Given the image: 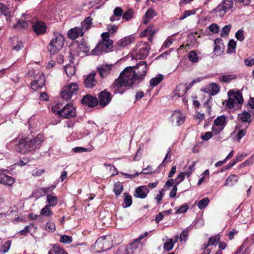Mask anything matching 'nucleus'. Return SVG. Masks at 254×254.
<instances>
[{
    "label": "nucleus",
    "mask_w": 254,
    "mask_h": 254,
    "mask_svg": "<svg viewBox=\"0 0 254 254\" xmlns=\"http://www.w3.org/2000/svg\"><path fill=\"white\" fill-rule=\"evenodd\" d=\"M44 140L43 135L38 134L36 137L30 139L28 137L22 138L18 140L17 138L12 140L9 144H17L15 150L17 152L22 154L28 152L33 153L39 149Z\"/></svg>",
    "instance_id": "1"
},
{
    "label": "nucleus",
    "mask_w": 254,
    "mask_h": 254,
    "mask_svg": "<svg viewBox=\"0 0 254 254\" xmlns=\"http://www.w3.org/2000/svg\"><path fill=\"white\" fill-rule=\"evenodd\" d=\"M131 76L132 75L127 73L124 69L111 86V91L114 94H123L126 91V87L131 86L134 83Z\"/></svg>",
    "instance_id": "2"
},
{
    "label": "nucleus",
    "mask_w": 254,
    "mask_h": 254,
    "mask_svg": "<svg viewBox=\"0 0 254 254\" xmlns=\"http://www.w3.org/2000/svg\"><path fill=\"white\" fill-rule=\"evenodd\" d=\"M101 36L102 40L92 51L93 55H98L103 53H108L111 51L113 47V41L110 39L109 32H104Z\"/></svg>",
    "instance_id": "3"
},
{
    "label": "nucleus",
    "mask_w": 254,
    "mask_h": 254,
    "mask_svg": "<svg viewBox=\"0 0 254 254\" xmlns=\"http://www.w3.org/2000/svg\"><path fill=\"white\" fill-rule=\"evenodd\" d=\"M147 64L145 62L142 61L137 64L135 66H128L125 70L127 73L132 75L134 83L136 80H142L146 73Z\"/></svg>",
    "instance_id": "4"
},
{
    "label": "nucleus",
    "mask_w": 254,
    "mask_h": 254,
    "mask_svg": "<svg viewBox=\"0 0 254 254\" xmlns=\"http://www.w3.org/2000/svg\"><path fill=\"white\" fill-rule=\"evenodd\" d=\"M64 42V39L61 33L55 34L54 38L47 46V49L50 53L51 58L55 59L54 56L57 54L63 48Z\"/></svg>",
    "instance_id": "5"
},
{
    "label": "nucleus",
    "mask_w": 254,
    "mask_h": 254,
    "mask_svg": "<svg viewBox=\"0 0 254 254\" xmlns=\"http://www.w3.org/2000/svg\"><path fill=\"white\" fill-rule=\"evenodd\" d=\"M111 236H102L98 238L94 244L97 253L103 252L110 250L113 247Z\"/></svg>",
    "instance_id": "6"
},
{
    "label": "nucleus",
    "mask_w": 254,
    "mask_h": 254,
    "mask_svg": "<svg viewBox=\"0 0 254 254\" xmlns=\"http://www.w3.org/2000/svg\"><path fill=\"white\" fill-rule=\"evenodd\" d=\"M233 0H223L220 4L212 10V12L217 16L222 18L228 11H233Z\"/></svg>",
    "instance_id": "7"
},
{
    "label": "nucleus",
    "mask_w": 254,
    "mask_h": 254,
    "mask_svg": "<svg viewBox=\"0 0 254 254\" xmlns=\"http://www.w3.org/2000/svg\"><path fill=\"white\" fill-rule=\"evenodd\" d=\"M78 89L77 83H70L63 87L61 92V96L63 99L68 101L71 100L73 96L76 95Z\"/></svg>",
    "instance_id": "8"
},
{
    "label": "nucleus",
    "mask_w": 254,
    "mask_h": 254,
    "mask_svg": "<svg viewBox=\"0 0 254 254\" xmlns=\"http://www.w3.org/2000/svg\"><path fill=\"white\" fill-rule=\"evenodd\" d=\"M57 114L64 119H70L76 116V108L71 103L66 104L61 109L57 111Z\"/></svg>",
    "instance_id": "9"
},
{
    "label": "nucleus",
    "mask_w": 254,
    "mask_h": 254,
    "mask_svg": "<svg viewBox=\"0 0 254 254\" xmlns=\"http://www.w3.org/2000/svg\"><path fill=\"white\" fill-rule=\"evenodd\" d=\"M186 116L179 111H175L171 117V121L172 124L175 126H179L182 125L185 120Z\"/></svg>",
    "instance_id": "10"
},
{
    "label": "nucleus",
    "mask_w": 254,
    "mask_h": 254,
    "mask_svg": "<svg viewBox=\"0 0 254 254\" xmlns=\"http://www.w3.org/2000/svg\"><path fill=\"white\" fill-rule=\"evenodd\" d=\"M95 72H92L83 76V82L86 88L92 89L96 85L97 81L95 78Z\"/></svg>",
    "instance_id": "11"
},
{
    "label": "nucleus",
    "mask_w": 254,
    "mask_h": 254,
    "mask_svg": "<svg viewBox=\"0 0 254 254\" xmlns=\"http://www.w3.org/2000/svg\"><path fill=\"white\" fill-rule=\"evenodd\" d=\"M81 103L89 107H94L98 105V100L96 97L87 94L82 98Z\"/></svg>",
    "instance_id": "12"
},
{
    "label": "nucleus",
    "mask_w": 254,
    "mask_h": 254,
    "mask_svg": "<svg viewBox=\"0 0 254 254\" xmlns=\"http://www.w3.org/2000/svg\"><path fill=\"white\" fill-rule=\"evenodd\" d=\"M83 34V28L82 27H75L71 28L67 32L68 38L72 40L76 39L79 36H82Z\"/></svg>",
    "instance_id": "13"
},
{
    "label": "nucleus",
    "mask_w": 254,
    "mask_h": 254,
    "mask_svg": "<svg viewBox=\"0 0 254 254\" xmlns=\"http://www.w3.org/2000/svg\"><path fill=\"white\" fill-rule=\"evenodd\" d=\"M111 100V94L106 90L101 92L99 96V102L102 107H105Z\"/></svg>",
    "instance_id": "14"
},
{
    "label": "nucleus",
    "mask_w": 254,
    "mask_h": 254,
    "mask_svg": "<svg viewBox=\"0 0 254 254\" xmlns=\"http://www.w3.org/2000/svg\"><path fill=\"white\" fill-rule=\"evenodd\" d=\"M47 26L42 21L36 20L33 23V29L35 33L39 35H42L46 32Z\"/></svg>",
    "instance_id": "15"
},
{
    "label": "nucleus",
    "mask_w": 254,
    "mask_h": 254,
    "mask_svg": "<svg viewBox=\"0 0 254 254\" xmlns=\"http://www.w3.org/2000/svg\"><path fill=\"white\" fill-rule=\"evenodd\" d=\"M149 192V189L147 186H142L136 188L134 193V196L141 199L145 198Z\"/></svg>",
    "instance_id": "16"
},
{
    "label": "nucleus",
    "mask_w": 254,
    "mask_h": 254,
    "mask_svg": "<svg viewBox=\"0 0 254 254\" xmlns=\"http://www.w3.org/2000/svg\"><path fill=\"white\" fill-rule=\"evenodd\" d=\"M113 64H103L97 67V71L101 78L107 77L111 72Z\"/></svg>",
    "instance_id": "17"
},
{
    "label": "nucleus",
    "mask_w": 254,
    "mask_h": 254,
    "mask_svg": "<svg viewBox=\"0 0 254 254\" xmlns=\"http://www.w3.org/2000/svg\"><path fill=\"white\" fill-rule=\"evenodd\" d=\"M45 79L44 75L42 74L39 76L38 78L31 82V86L33 90L36 91L45 85Z\"/></svg>",
    "instance_id": "18"
},
{
    "label": "nucleus",
    "mask_w": 254,
    "mask_h": 254,
    "mask_svg": "<svg viewBox=\"0 0 254 254\" xmlns=\"http://www.w3.org/2000/svg\"><path fill=\"white\" fill-rule=\"evenodd\" d=\"M144 46L141 48L139 51L135 54L136 58L143 59H145L148 56L150 48L148 45L146 43H144Z\"/></svg>",
    "instance_id": "19"
},
{
    "label": "nucleus",
    "mask_w": 254,
    "mask_h": 254,
    "mask_svg": "<svg viewBox=\"0 0 254 254\" xmlns=\"http://www.w3.org/2000/svg\"><path fill=\"white\" fill-rule=\"evenodd\" d=\"M215 47L214 48L213 52L216 56H219L223 52L224 49V45L223 44V40L220 38H217L214 41Z\"/></svg>",
    "instance_id": "20"
},
{
    "label": "nucleus",
    "mask_w": 254,
    "mask_h": 254,
    "mask_svg": "<svg viewBox=\"0 0 254 254\" xmlns=\"http://www.w3.org/2000/svg\"><path fill=\"white\" fill-rule=\"evenodd\" d=\"M14 182V179L3 173H0V184L10 186Z\"/></svg>",
    "instance_id": "21"
},
{
    "label": "nucleus",
    "mask_w": 254,
    "mask_h": 254,
    "mask_svg": "<svg viewBox=\"0 0 254 254\" xmlns=\"http://www.w3.org/2000/svg\"><path fill=\"white\" fill-rule=\"evenodd\" d=\"M228 96L229 97L232 96L239 104H242L243 103L244 100L242 94L239 90L235 92L233 90H230L228 92Z\"/></svg>",
    "instance_id": "22"
},
{
    "label": "nucleus",
    "mask_w": 254,
    "mask_h": 254,
    "mask_svg": "<svg viewBox=\"0 0 254 254\" xmlns=\"http://www.w3.org/2000/svg\"><path fill=\"white\" fill-rule=\"evenodd\" d=\"M134 39V37L132 36H127L118 41L117 44L119 47L124 48L132 43Z\"/></svg>",
    "instance_id": "23"
},
{
    "label": "nucleus",
    "mask_w": 254,
    "mask_h": 254,
    "mask_svg": "<svg viewBox=\"0 0 254 254\" xmlns=\"http://www.w3.org/2000/svg\"><path fill=\"white\" fill-rule=\"evenodd\" d=\"M188 90L186 85L180 84L177 86L175 89V95L178 97H182L187 92Z\"/></svg>",
    "instance_id": "24"
},
{
    "label": "nucleus",
    "mask_w": 254,
    "mask_h": 254,
    "mask_svg": "<svg viewBox=\"0 0 254 254\" xmlns=\"http://www.w3.org/2000/svg\"><path fill=\"white\" fill-rule=\"evenodd\" d=\"M164 78V75L161 74H158L157 75L151 78L150 80V86L154 87L158 85Z\"/></svg>",
    "instance_id": "25"
},
{
    "label": "nucleus",
    "mask_w": 254,
    "mask_h": 254,
    "mask_svg": "<svg viewBox=\"0 0 254 254\" xmlns=\"http://www.w3.org/2000/svg\"><path fill=\"white\" fill-rule=\"evenodd\" d=\"M226 119L227 117L226 116L222 115L219 116L215 120L213 124L215 125V126L222 127L224 128L227 124Z\"/></svg>",
    "instance_id": "26"
},
{
    "label": "nucleus",
    "mask_w": 254,
    "mask_h": 254,
    "mask_svg": "<svg viewBox=\"0 0 254 254\" xmlns=\"http://www.w3.org/2000/svg\"><path fill=\"white\" fill-rule=\"evenodd\" d=\"M238 177L236 175L229 176L225 181V186H233L238 182Z\"/></svg>",
    "instance_id": "27"
},
{
    "label": "nucleus",
    "mask_w": 254,
    "mask_h": 254,
    "mask_svg": "<svg viewBox=\"0 0 254 254\" xmlns=\"http://www.w3.org/2000/svg\"><path fill=\"white\" fill-rule=\"evenodd\" d=\"M79 51L85 53H88L89 48L88 47L85 41L82 39L80 42H77Z\"/></svg>",
    "instance_id": "28"
},
{
    "label": "nucleus",
    "mask_w": 254,
    "mask_h": 254,
    "mask_svg": "<svg viewBox=\"0 0 254 254\" xmlns=\"http://www.w3.org/2000/svg\"><path fill=\"white\" fill-rule=\"evenodd\" d=\"M64 69L68 77L72 76L75 73V68L73 65L67 64L64 67Z\"/></svg>",
    "instance_id": "29"
},
{
    "label": "nucleus",
    "mask_w": 254,
    "mask_h": 254,
    "mask_svg": "<svg viewBox=\"0 0 254 254\" xmlns=\"http://www.w3.org/2000/svg\"><path fill=\"white\" fill-rule=\"evenodd\" d=\"M0 13L1 14L4 15L7 20H9V18L10 17V12H9L8 8L2 3H0Z\"/></svg>",
    "instance_id": "30"
},
{
    "label": "nucleus",
    "mask_w": 254,
    "mask_h": 254,
    "mask_svg": "<svg viewBox=\"0 0 254 254\" xmlns=\"http://www.w3.org/2000/svg\"><path fill=\"white\" fill-rule=\"evenodd\" d=\"M236 78V76L234 74L225 75L220 76L218 77V79L220 81L224 83H229L231 80L235 79Z\"/></svg>",
    "instance_id": "31"
},
{
    "label": "nucleus",
    "mask_w": 254,
    "mask_h": 254,
    "mask_svg": "<svg viewBox=\"0 0 254 254\" xmlns=\"http://www.w3.org/2000/svg\"><path fill=\"white\" fill-rule=\"evenodd\" d=\"M53 251L55 254H68L59 244L53 245Z\"/></svg>",
    "instance_id": "32"
},
{
    "label": "nucleus",
    "mask_w": 254,
    "mask_h": 254,
    "mask_svg": "<svg viewBox=\"0 0 254 254\" xmlns=\"http://www.w3.org/2000/svg\"><path fill=\"white\" fill-rule=\"evenodd\" d=\"M220 87L217 84L213 83L210 84V89L209 90L210 95H215L218 93Z\"/></svg>",
    "instance_id": "33"
},
{
    "label": "nucleus",
    "mask_w": 254,
    "mask_h": 254,
    "mask_svg": "<svg viewBox=\"0 0 254 254\" xmlns=\"http://www.w3.org/2000/svg\"><path fill=\"white\" fill-rule=\"evenodd\" d=\"M239 119L244 123L251 122V115L247 112H244L239 115Z\"/></svg>",
    "instance_id": "34"
},
{
    "label": "nucleus",
    "mask_w": 254,
    "mask_h": 254,
    "mask_svg": "<svg viewBox=\"0 0 254 254\" xmlns=\"http://www.w3.org/2000/svg\"><path fill=\"white\" fill-rule=\"evenodd\" d=\"M47 200L50 206H55L58 202L57 197L51 194H47Z\"/></svg>",
    "instance_id": "35"
},
{
    "label": "nucleus",
    "mask_w": 254,
    "mask_h": 254,
    "mask_svg": "<svg viewBox=\"0 0 254 254\" xmlns=\"http://www.w3.org/2000/svg\"><path fill=\"white\" fill-rule=\"evenodd\" d=\"M123 190V185L120 182H117L115 184L114 192L116 195H119L122 193Z\"/></svg>",
    "instance_id": "36"
},
{
    "label": "nucleus",
    "mask_w": 254,
    "mask_h": 254,
    "mask_svg": "<svg viewBox=\"0 0 254 254\" xmlns=\"http://www.w3.org/2000/svg\"><path fill=\"white\" fill-rule=\"evenodd\" d=\"M152 28L153 26H148L145 30L140 33V36L141 37H144L148 35L152 36L155 33L154 31H152Z\"/></svg>",
    "instance_id": "37"
},
{
    "label": "nucleus",
    "mask_w": 254,
    "mask_h": 254,
    "mask_svg": "<svg viewBox=\"0 0 254 254\" xmlns=\"http://www.w3.org/2000/svg\"><path fill=\"white\" fill-rule=\"evenodd\" d=\"M124 202L126 204L125 207H129L132 202V197L130 195L128 194L127 192L124 193Z\"/></svg>",
    "instance_id": "38"
},
{
    "label": "nucleus",
    "mask_w": 254,
    "mask_h": 254,
    "mask_svg": "<svg viewBox=\"0 0 254 254\" xmlns=\"http://www.w3.org/2000/svg\"><path fill=\"white\" fill-rule=\"evenodd\" d=\"M209 199L206 197L199 201L197 203V206L200 209L205 208L209 204Z\"/></svg>",
    "instance_id": "39"
},
{
    "label": "nucleus",
    "mask_w": 254,
    "mask_h": 254,
    "mask_svg": "<svg viewBox=\"0 0 254 254\" xmlns=\"http://www.w3.org/2000/svg\"><path fill=\"white\" fill-rule=\"evenodd\" d=\"M219 241V238L217 236L210 237L209 239L208 243L206 245L204 244L203 249H206L209 245H215Z\"/></svg>",
    "instance_id": "40"
},
{
    "label": "nucleus",
    "mask_w": 254,
    "mask_h": 254,
    "mask_svg": "<svg viewBox=\"0 0 254 254\" xmlns=\"http://www.w3.org/2000/svg\"><path fill=\"white\" fill-rule=\"evenodd\" d=\"M174 240L172 239H169L164 244V249L167 251H171L174 247Z\"/></svg>",
    "instance_id": "41"
},
{
    "label": "nucleus",
    "mask_w": 254,
    "mask_h": 254,
    "mask_svg": "<svg viewBox=\"0 0 254 254\" xmlns=\"http://www.w3.org/2000/svg\"><path fill=\"white\" fill-rule=\"evenodd\" d=\"M72 241V238L66 235H62L60 240V242L65 244H69Z\"/></svg>",
    "instance_id": "42"
},
{
    "label": "nucleus",
    "mask_w": 254,
    "mask_h": 254,
    "mask_svg": "<svg viewBox=\"0 0 254 254\" xmlns=\"http://www.w3.org/2000/svg\"><path fill=\"white\" fill-rule=\"evenodd\" d=\"M28 26V23L24 20H18L17 23L14 25V28L17 29L26 28Z\"/></svg>",
    "instance_id": "43"
},
{
    "label": "nucleus",
    "mask_w": 254,
    "mask_h": 254,
    "mask_svg": "<svg viewBox=\"0 0 254 254\" xmlns=\"http://www.w3.org/2000/svg\"><path fill=\"white\" fill-rule=\"evenodd\" d=\"M40 214L42 215H45L46 216H51L52 212L50 210V205H46L44 208L42 209L40 212Z\"/></svg>",
    "instance_id": "44"
},
{
    "label": "nucleus",
    "mask_w": 254,
    "mask_h": 254,
    "mask_svg": "<svg viewBox=\"0 0 254 254\" xmlns=\"http://www.w3.org/2000/svg\"><path fill=\"white\" fill-rule=\"evenodd\" d=\"M231 28V25L230 24H228L225 25L222 28L221 32V36L222 37H226L228 36L229 32Z\"/></svg>",
    "instance_id": "45"
},
{
    "label": "nucleus",
    "mask_w": 254,
    "mask_h": 254,
    "mask_svg": "<svg viewBox=\"0 0 254 254\" xmlns=\"http://www.w3.org/2000/svg\"><path fill=\"white\" fill-rule=\"evenodd\" d=\"M166 190L165 188H163L161 190H159L158 193L156 195L155 197V199L156 201V203L159 204L160 203L164 195V192Z\"/></svg>",
    "instance_id": "46"
},
{
    "label": "nucleus",
    "mask_w": 254,
    "mask_h": 254,
    "mask_svg": "<svg viewBox=\"0 0 254 254\" xmlns=\"http://www.w3.org/2000/svg\"><path fill=\"white\" fill-rule=\"evenodd\" d=\"M188 57L189 60L192 63H196L198 61L197 55L194 51L190 52Z\"/></svg>",
    "instance_id": "47"
},
{
    "label": "nucleus",
    "mask_w": 254,
    "mask_h": 254,
    "mask_svg": "<svg viewBox=\"0 0 254 254\" xmlns=\"http://www.w3.org/2000/svg\"><path fill=\"white\" fill-rule=\"evenodd\" d=\"M133 11L131 9H128L123 15V18L126 21H128L133 17Z\"/></svg>",
    "instance_id": "48"
},
{
    "label": "nucleus",
    "mask_w": 254,
    "mask_h": 254,
    "mask_svg": "<svg viewBox=\"0 0 254 254\" xmlns=\"http://www.w3.org/2000/svg\"><path fill=\"white\" fill-rule=\"evenodd\" d=\"M185 177V173L181 172L180 173L174 180L175 184L174 185H176L177 186L179 185L182 181H184Z\"/></svg>",
    "instance_id": "49"
},
{
    "label": "nucleus",
    "mask_w": 254,
    "mask_h": 254,
    "mask_svg": "<svg viewBox=\"0 0 254 254\" xmlns=\"http://www.w3.org/2000/svg\"><path fill=\"white\" fill-rule=\"evenodd\" d=\"M11 242L10 240L6 241L4 244L1 246L2 250H0V252L5 254L7 253L10 248Z\"/></svg>",
    "instance_id": "50"
},
{
    "label": "nucleus",
    "mask_w": 254,
    "mask_h": 254,
    "mask_svg": "<svg viewBox=\"0 0 254 254\" xmlns=\"http://www.w3.org/2000/svg\"><path fill=\"white\" fill-rule=\"evenodd\" d=\"M189 206L187 203H185L180 207L176 211V214L185 213L189 209Z\"/></svg>",
    "instance_id": "51"
},
{
    "label": "nucleus",
    "mask_w": 254,
    "mask_h": 254,
    "mask_svg": "<svg viewBox=\"0 0 254 254\" xmlns=\"http://www.w3.org/2000/svg\"><path fill=\"white\" fill-rule=\"evenodd\" d=\"M236 47V42L233 40H231L229 41L228 44V52L229 53H232L235 49Z\"/></svg>",
    "instance_id": "52"
},
{
    "label": "nucleus",
    "mask_w": 254,
    "mask_h": 254,
    "mask_svg": "<svg viewBox=\"0 0 254 254\" xmlns=\"http://www.w3.org/2000/svg\"><path fill=\"white\" fill-rule=\"evenodd\" d=\"M235 37L240 41H243L245 39L244 31L242 29L239 30L235 34Z\"/></svg>",
    "instance_id": "53"
},
{
    "label": "nucleus",
    "mask_w": 254,
    "mask_h": 254,
    "mask_svg": "<svg viewBox=\"0 0 254 254\" xmlns=\"http://www.w3.org/2000/svg\"><path fill=\"white\" fill-rule=\"evenodd\" d=\"M211 100V98H209L208 99H207V100L205 101L203 105L204 108L206 109L207 112L208 114H209L211 111V105L210 104Z\"/></svg>",
    "instance_id": "54"
},
{
    "label": "nucleus",
    "mask_w": 254,
    "mask_h": 254,
    "mask_svg": "<svg viewBox=\"0 0 254 254\" xmlns=\"http://www.w3.org/2000/svg\"><path fill=\"white\" fill-rule=\"evenodd\" d=\"M195 13V11L194 10H186L183 15H182L181 17H180L179 18V19L180 20H183L184 19H185L186 17L191 15H192V14H194Z\"/></svg>",
    "instance_id": "55"
},
{
    "label": "nucleus",
    "mask_w": 254,
    "mask_h": 254,
    "mask_svg": "<svg viewBox=\"0 0 254 254\" xmlns=\"http://www.w3.org/2000/svg\"><path fill=\"white\" fill-rule=\"evenodd\" d=\"M229 99L227 102V107L230 109H233L235 107L236 102L232 96L229 97Z\"/></svg>",
    "instance_id": "56"
},
{
    "label": "nucleus",
    "mask_w": 254,
    "mask_h": 254,
    "mask_svg": "<svg viewBox=\"0 0 254 254\" xmlns=\"http://www.w3.org/2000/svg\"><path fill=\"white\" fill-rule=\"evenodd\" d=\"M56 229L55 225L54 223L48 222L46 224V230L49 232H54Z\"/></svg>",
    "instance_id": "57"
},
{
    "label": "nucleus",
    "mask_w": 254,
    "mask_h": 254,
    "mask_svg": "<svg viewBox=\"0 0 254 254\" xmlns=\"http://www.w3.org/2000/svg\"><path fill=\"white\" fill-rule=\"evenodd\" d=\"M209 30L213 33H217L219 31V27L217 24L212 23L209 26Z\"/></svg>",
    "instance_id": "58"
},
{
    "label": "nucleus",
    "mask_w": 254,
    "mask_h": 254,
    "mask_svg": "<svg viewBox=\"0 0 254 254\" xmlns=\"http://www.w3.org/2000/svg\"><path fill=\"white\" fill-rule=\"evenodd\" d=\"M92 18L90 17H87L84 20V24L83 25V27H82L83 28H85V30L88 29L89 28V25L92 22Z\"/></svg>",
    "instance_id": "59"
},
{
    "label": "nucleus",
    "mask_w": 254,
    "mask_h": 254,
    "mask_svg": "<svg viewBox=\"0 0 254 254\" xmlns=\"http://www.w3.org/2000/svg\"><path fill=\"white\" fill-rule=\"evenodd\" d=\"M113 14L117 17H120L123 15V10L120 7H116L114 11Z\"/></svg>",
    "instance_id": "60"
},
{
    "label": "nucleus",
    "mask_w": 254,
    "mask_h": 254,
    "mask_svg": "<svg viewBox=\"0 0 254 254\" xmlns=\"http://www.w3.org/2000/svg\"><path fill=\"white\" fill-rule=\"evenodd\" d=\"M55 188V186H52L48 188H41L40 190L43 193V195L51 192Z\"/></svg>",
    "instance_id": "61"
},
{
    "label": "nucleus",
    "mask_w": 254,
    "mask_h": 254,
    "mask_svg": "<svg viewBox=\"0 0 254 254\" xmlns=\"http://www.w3.org/2000/svg\"><path fill=\"white\" fill-rule=\"evenodd\" d=\"M212 136V133L211 131H207L204 135H202L200 137L203 140H208Z\"/></svg>",
    "instance_id": "62"
},
{
    "label": "nucleus",
    "mask_w": 254,
    "mask_h": 254,
    "mask_svg": "<svg viewBox=\"0 0 254 254\" xmlns=\"http://www.w3.org/2000/svg\"><path fill=\"white\" fill-rule=\"evenodd\" d=\"M224 129V127H219L218 126H215V125L213 124L212 129L213 132H215V134L218 133L222 131Z\"/></svg>",
    "instance_id": "63"
},
{
    "label": "nucleus",
    "mask_w": 254,
    "mask_h": 254,
    "mask_svg": "<svg viewBox=\"0 0 254 254\" xmlns=\"http://www.w3.org/2000/svg\"><path fill=\"white\" fill-rule=\"evenodd\" d=\"M254 163V156L252 155L251 157L248 159L242 165H250Z\"/></svg>",
    "instance_id": "64"
}]
</instances>
